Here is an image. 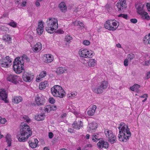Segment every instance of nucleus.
<instances>
[{
  "label": "nucleus",
  "mask_w": 150,
  "mask_h": 150,
  "mask_svg": "<svg viewBox=\"0 0 150 150\" xmlns=\"http://www.w3.org/2000/svg\"><path fill=\"white\" fill-rule=\"evenodd\" d=\"M119 129L118 138L120 141L126 142L131 136V133L128 127L124 123H121L118 127Z\"/></svg>",
  "instance_id": "1"
},
{
  "label": "nucleus",
  "mask_w": 150,
  "mask_h": 150,
  "mask_svg": "<svg viewBox=\"0 0 150 150\" xmlns=\"http://www.w3.org/2000/svg\"><path fill=\"white\" fill-rule=\"evenodd\" d=\"M32 134L30 129V127L27 124H24L21 128L19 134L17 135V138L20 142H25Z\"/></svg>",
  "instance_id": "2"
},
{
  "label": "nucleus",
  "mask_w": 150,
  "mask_h": 150,
  "mask_svg": "<svg viewBox=\"0 0 150 150\" xmlns=\"http://www.w3.org/2000/svg\"><path fill=\"white\" fill-rule=\"evenodd\" d=\"M47 26L45 29L47 32L52 33L54 30L58 27L57 20L54 18H50L47 19L46 21Z\"/></svg>",
  "instance_id": "3"
},
{
  "label": "nucleus",
  "mask_w": 150,
  "mask_h": 150,
  "mask_svg": "<svg viewBox=\"0 0 150 150\" xmlns=\"http://www.w3.org/2000/svg\"><path fill=\"white\" fill-rule=\"evenodd\" d=\"M51 90L52 94L55 97L63 98L65 95V91L60 86H54L51 88Z\"/></svg>",
  "instance_id": "4"
},
{
  "label": "nucleus",
  "mask_w": 150,
  "mask_h": 150,
  "mask_svg": "<svg viewBox=\"0 0 150 150\" xmlns=\"http://www.w3.org/2000/svg\"><path fill=\"white\" fill-rule=\"evenodd\" d=\"M119 23L116 21L111 20L106 21L105 28L110 30L114 31L117 28Z\"/></svg>",
  "instance_id": "5"
},
{
  "label": "nucleus",
  "mask_w": 150,
  "mask_h": 150,
  "mask_svg": "<svg viewBox=\"0 0 150 150\" xmlns=\"http://www.w3.org/2000/svg\"><path fill=\"white\" fill-rule=\"evenodd\" d=\"M108 86V83L107 81H104L101 83L100 85L96 88L92 89L93 91L96 93L100 94L103 92V91L106 89Z\"/></svg>",
  "instance_id": "6"
},
{
  "label": "nucleus",
  "mask_w": 150,
  "mask_h": 150,
  "mask_svg": "<svg viewBox=\"0 0 150 150\" xmlns=\"http://www.w3.org/2000/svg\"><path fill=\"white\" fill-rule=\"evenodd\" d=\"M79 54L81 57L89 58H92L94 54L93 51H89L86 49L82 50V49H81L79 52Z\"/></svg>",
  "instance_id": "7"
},
{
  "label": "nucleus",
  "mask_w": 150,
  "mask_h": 150,
  "mask_svg": "<svg viewBox=\"0 0 150 150\" xmlns=\"http://www.w3.org/2000/svg\"><path fill=\"white\" fill-rule=\"evenodd\" d=\"M126 2V0H119L116 6L119 13L124 12V10L126 9L127 6Z\"/></svg>",
  "instance_id": "8"
},
{
  "label": "nucleus",
  "mask_w": 150,
  "mask_h": 150,
  "mask_svg": "<svg viewBox=\"0 0 150 150\" xmlns=\"http://www.w3.org/2000/svg\"><path fill=\"white\" fill-rule=\"evenodd\" d=\"M20 77L16 75L10 74L8 76L7 78L8 81L11 82L14 84H16L19 83V81Z\"/></svg>",
  "instance_id": "9"
},
{
  "label": "nucleus",
  "mask_w": 150,
  "mask_h": 150,
  "mask_svg": "<svg viewBox=\"0 0 150 150\" xmlns=\"http://www.w3.org/2000/svg\"><path fill=\"white\" fill-rule=\"evenodd\" d=\"M33 76L31 74L25 71L23 72V80L26 82H30L33 79Z\"/></svg>",
  "instance_id": "10"
},
{
  "label": "nucleus",
  "mask_w": 150,
  "mask_h": 150,
  "mask_svg": "<svg viewBox=\"0 0 150 150\" xmlns=\"http://www.w3.org/2000/svg\"><path fill=\"white\" fill-rule=\"evenodd\" d=\"M97 145L98 148L100 149L103 148L107 149L108 147V144L107 142L103 140H100L97 143Z\"/></svg>",
  "instance_id": "11"
},
{
  "label": "nucleus",
  "mask_w": 150,
  "mask_h": 150,
  "mask_svg": "<svg viewBox=\"0 0 150 150\" xmlns=\"http://www.w3.org/2000/svg\"><path fill=\"white\" fill-rule=\"evenodd\" d=\"M35 100L36 103L38 106L44 105L45 102V100L43 97L42 96H39L38 95Z\"/></svg>",
  "instance_id": "12"
},
{
  "label": "nucleus",
  "mask_w": 150,
  "mask_h": 150,
  "mask_svg": "<svg viewBox=\"0 0 150 150\" xmlns=\"http://www.w3.org/2000/svg\"><path fill=\"white\" fill-rule=\"evenodd\" d=\"M43 23L41 21H39L38 24V27L37 29V32L38 34L40 35L43 32Z\"/></svg>",
  "instance_id": "13"
},
{
  "label": "nucleus",
  "mask_w": 150,
  "mask_h": 150,
  "mask_svg": "<svg viewBox=\"0 0 150 150\" xmlns=\"http://www.w3.org/2000/svg\"><path fill=\"white\" fill-rule=\"evenodd\" d=\"M136 7L137 12L139 15H144L146 16L148 14L147 12L144 11L143 10V6L142 5H139L138 6L137 5Z\"/></svg>",
  "instance_id": "14"
},
{
  "label": "nucleus",
  "mask_w": 150,
  "mask_h": 150,
  "mask_svg": "<svg viewBox=\"0 0 150 150\" xmlns=\"http://www.w3.org/2000/svg\"><path fill=\"white\" fill-rule=\"evenodd\" d=\"M101 134V132L95 133L93 134L92 136V140L93 142H96L102 139Z\"/></svg>",
  "instance_id": "15"
},
{
  "label": "nucleus",
  "mask_w": 150,
  "mask_h": 150,
  "mask_svg": "<svg viewBox=\"0 0 150 150\" xmlns=\"http://www.w3.org/2000/svg\"><path fill=\"white\" fill-rule=\"evenodd\" d=\"M0 97L1 98V99L4 101L5 103H8V101L6 99L7 98V93L6 92V91L3 89L1 91H0Z\"/></svg>",
  "instance_id": "16"
},
{
  "label": "nucleus",
  "mask_w": 150,
  "mask_h": 150,
  "mask_svg": "<svg viewBox=\"0 0 150 150\" xmlns=\"http://www.w3.org/2000/svg\"><path fill=\"white\" fill-rule=\"evenodd\" d=\"M83 126V123L81 121H78L77 123L75 121L72 124L73 127L76 129H79L80 127H82Z\"/></svg>",
  "instance_id": "17"
},
{
  "label": "nucleus",
  "mask_w": 150,
  "mask_h": 150,
  "mask_svg": "<svg viewBox=\"0 0 150 150\" xmlns=\"http://www.w3.org/2000/svg\"><path fill=\"white\" fill-rule=\"evenodd\" d=\"M59 7L62 12H65L67 10V6L64 2H61L59 4Z\"/></svg>",
  "instance_id": "18"
},
{
  "label": "nucleus",
  "mask_w": 150,
  "mask_h": 150,
  "mask_svg": "<svg viewBox=\"0 0 150 150\" xmlns=\"http://www.w3.org/2000/svg\"><path fill=\"white\" fill-rule=\"evenodd\" d=\"M108 141L111 144L116 142V139L115 136L113 135V133L111 134L108 137Z\"/></svg>",
  "instance_id": "19"
},
{
  "label": "nucleus",
  "mask_w": 150,
  "mask_h": 150,
  "mask_svg": "<svg viewBox=\"0 0 150 150\" xmlns=\"http://www.w3.org/2000/svg\"><path fill=\"white\" fill-rule=\"evenodd\" d=\"M88 127L89 128L88 130L90 131L91 129H95L97 127V124L94 122H93L88 125Z\"/></svg>",
  "instance_id": "20"
},
{
  "label": "nucleus",
  "mask_w": 150,
  "mask_h": 150,
  "mask_svg": "<svg viewBox=\"0 0 150 150\" xmlns=\"http://www.w3.org/2000/svg\"><path fill=\"white\" fill-rule=\"evenodd\" d=\"M42 49V44L40 42L36 43L33 48V50L35 52H38Z\"/></svg>",
  "instance_id": "21"
},
{
  "label": "nucleus",
  "mask_w": 150,
  "mask_h": 150,
  "mask_svg": "<svg viewBox=\"0 0 150 150\" xmlns=\"http://www.w3.org/2000/svg\"><path fill=\"white\" fill-rule=\"evenodd\" d=\"M48 86V84L47 81H45L40 83L39 85V88L40 90H43L46 87Z\"/></svg>",
  "instance_id": "22"
},
{
  "label": "nucleus",
  "mask_w": 150,
  "mask_h": 150,
  "mask_svg": "<svg viewBox=\"0 0 150 150\" xmlns=\"http://www.w3.org/2000/svg\"><path fill=\"white\" fill-rule=\"evenodd\" d=\"M66 70L67 69L65 68L60 67L57 69L56 72L57 74H60L64 73Z\"/></svg>",
  "instance_id": "23"
},
{
  "label": "nucleus",
  "mask_w": 150,
  "mask_h": 150,
  "mask_svg": "<svg viewBox=\"0 0 150 150\" xmlns=\"http://www.w3.org/2000/svg\"><path fill=\"white\" fill-rule=\"evenodd\" d=\"M23 99L21 97H13L12 99V102L16 104H18L22 101Z\"/></svg>",
  "instance_id": "24"
},
{
  "label": "nucleus",
  "mask_w": 150,
  "mask_h": 150,
  "mask_svg": "<svg viewBox=\"0 0 150 150\" xmlns=\"http://www.w3.org/2000/svg\"><path fill=\"white\" fill-rule=\"evenodd\" d=\"M45 62L46 63H49L51 62L53 60L52 55L51 54H47L45 59Z\"/></svg>",
  "instance_id": "25"
},
{
  "label": "nucleus",
  "mask_w": 150,
  "mask_h": 150,
  "mask_svg": "<svg viewBox=\"0 0 150 150\" xmlns=\"http://www.w3.org/2000/svg\"><path fill=\"white\" fill-rule=\"evenodd\" d=\"M45 117V116L44 114H41L35 115V118L37 120L40 121L44 120Z\"/></svg>",
  "instance_id": "26"
},
{
  "label": "nucleus",
  "mask_w": 150,
  "mask_h": 150,
  "mask_svg": "<svg viewBox=\"0 0 150 150\" xmlns=\"http://www.w3.org/2000/svg\"><path fill=\"white\" fill-rule=\"evenodd\" d=\"M140 85L137 84H134L132 86L130 87V90L132 91H135L136 92L138 93L139 92L138 89L140 87Z\"/></svg>",
  "instance_id": "27"
},
{
  "label": "nucleus",
  "mask_w": 150,
  "mask_h": 150,
  "mask_svg": "<svg viewBox=\"0 0 150 150\" xmlns=\"http://www.w3.org/2000/svg\"><path fill=\"white\" fill-rule=\"evenodd\" d=\"M20 65L19 67H18V69H16V72L17 74H20L22 72L23 70H24L23 69V63H22L21 62H20Z\"/></svg>",
  "instance_id": "28"
},
{
  "label": "nucleus",
  "mask_w": 150,
  "mask_h": 150,
  "mask_svg": "<svg viewBox=\"0 0 150 150\" xmlns=\"http://www.w3.org/2000/svg\"><path fill=\"white\" fill-rule=\"evenodd\" d=\"M73 23L75 26H79L81 27V29H82L84 28V24L82 22L76 21L74 22Z\"/></svg>",
  "instance_id": "29"
},
{
  "label": "nucleus",
  "mask_w": 150,
  "mask_h": 150,
  "mask_svg": "<svg viewBox=\"0 0 150 150\" xmlns=\"http://www.w3.org/2000/svg\"><path fill=\"white\" fill-rule=\"evenodd\" d=\"M6 138V142H7L8 145V146H11V141L12 140L11 135L9 134H7Z\"/></svg>",
  "instance_id": "30"
},
{
  "label": "nucleus",
  "mask_w": 150,
  "mask_h": 150,
  "mask_svg": "<svg viewBox=\"0 0 150 150\" xmlns=\"http://www.w3.org/2000/svg\"><path fill=\"white\" fill-rule=\"evenodd\" d=\"M88 64L89 67H93L96 64V60L94 59H90L88 62Z\"/></svg>",
  "instance_id": "31"
},
{
  "label": "nucleus",
  "mask_w": 150,
  "mask_h": 150,
  "mask_svg": "<svg viewBox=\"0 0 150 150\" xmlns=\"http://www.w3.org/2000/svg\"><path fill=\"white\" fill-rule=\"evenodd\" d=\"M20 63L18 62H13V70L16 72V69H18V67H19Z\"/></svg>",
  "instance_id": "32"
},
{
  "label": "nucleus",
  "mask_w": 150,
  "mask_h": 150,
  "mask_svg": "<svg viewBox=\"0 0 150 150\" xmlns=\"http://www.w3.org/2000/svg\"><path fill=\"white\" fill-rule=\"evenodd\" d=\"M11 21L8 23V24L13 28H16L17 26V23L13 20H11Z\"/></svg>",
  "instance_id": "33"
},
{
  "label": "nucleus",
  "mask_w": 150,
  "mask_h": 150,
  "mask_svg": "<svg viewBox=\"0 0 150 150\" xmlns=\"http://www.w3.org/2000/svg\"><path fill=\"white\" fill-rule=\"evenodd\" d=\"M1 65V67H9L10 64L8 62H6V63L5 62L3 63V62H0Z\"/></svg>",
  "instance_id": "34"
},
{
  "label": "nucleus",
  "mask_w": 150,
  "mask_h": 150,
  "mask_svg": "<svg viewBox=\"0 0 150 150\" xmlns=\"http://www.w3.org/2000/svg\"><path fill=\"white\" fill-rule=\"evenodd\" d=\"M105 133L106 137H108L109 135H110L112 133V132L111 130L107 129L105 131Z\"/></svg>",
  "instance_id": "35"
},
{
  "label": "nucleus",
  "mask_w": 150,
  "mask_h": 150,
  "mask_svg": "<svg viewBox=\"0 0 150 150\" xmlns=\"http://www.w3.org/2000/svg\"><path fill=\"white\" fill-rule=\"evenodd\" d=\"M2 40L7 42V44H9L11 42V38H2Z\"/></svg>",
  "instance_id": "36"
},
{
  "label": "nucleus",
  "mask_w": 150,
  "mask_h": 150,
  "mask_svg": "<svg viewBox=\"0 0 150 150\" xmlns=\"http://www.w3.org/2000/svg\"><path fill=\"white\" fill-rule=\"evenodd\" d=\"M22 61L25 60L27 62H29L30 61V59L25 54H23V56L21 57Z\"/></svg>",
  "instance_id": "37"
},
{
  "label": "nucleus",
  "mask_w": 150,
  "mask_h": 150,
  "mask_svg": "<svg viewBox=\"0 0 150 150\" xmlns=\"http://www.w3.org/2000/svg\"><path fill=\"white\" fill-rule=\"evenodd\" d=\"M118 16L119 17H122L123 18L125 19H128V15L127 14H122L121 13Z\"/></svg>",
  "instance_id": "38"
},
{
  "label": "nucleus",
  "mask_w": 150,
  "mask_h": 150,
  "mask_svg": "<svg viewBox=\"0 0 150 150\" xmlns=\"http://www.w3.org/2000/svg\"><path fill=\"white\" fill-rule=\"evenodd\" d=\"M134 57V54L132 53H130L127 56V58L128 59L131 60L133 59Z\"/></svg>",
  "instance_id": "39"
},
{
  "label": "nucleus",
  "mask_w": 150,
  "mask_h": 150,
  "mask_svg": "<svg viewBox=\"0 0 150 150\" xmlns=\"http://www.w3.org/2000/svg\"><path fill=\"white\" fill-rule=\"evenodd\" d=\"M46 75V72L45 71H43L40 73L39 76H40L41 78H43Z\"/></svg>",
  "instance_id": "40"
},
{
  "label": "nucleus",
  "mask_w": 150,
  "mask_h": 150,
  "mask_svg": "<svg viewBox=\"0 0 150 150\" xmlns=\"http://www.w3.org/2000/svg\"><path fill=\"white\" fill-rule=\"evenodd\" d=\"M52 110L51 106L50 105H47L46 106V108H45V111L47 112H50Z\"/></svg>",
  "instance_id": "41"
},
{
  "label": "nucleus",
  "mask_w": 150,
  "mask_h": 150,
  "mask_svg": "<svg viewBox=\"0 0 150 150\" xmlns=\"http://www.w3.org/2000/svg\"><path fill=\"white\" fill-rule=\"evenodd\" d=\"M6 121V120L5 118H2L0 116V123L1 124H4Z\"/></svg>",
  "instance_id": "42"
},
{
  "label": "nucleus",
  "mask_w": 150,
  "mask_h": 150,
  "mask_svg": "<svg viewBox=\"0 0 150 150\" xmlns=\"http://www.w3.org/2000/svg\"><path fill=\"white\" fill-rule=\"evenodd\" d=\"M29 145L32 148H35L37 146V145L35 144V143H34V142L30 143Z\"/></svg>",
  "instance_id": "43"
},
{
  "label": "nucleus",
  "mask_w": 150,
  "mask_h": 150,
  "mask_svg": "<svg viewBox=\"0 0 150 150\" xmlns=\"http://www.w3.org/2000/svg\"><path fill=\"white\" fill-rule=\"evenodd\" d=\"M95 112V111L91 110L88 111L87 114L89 115L92 116L94 115Z\"/></svg>",
  "instance_id": "44"
},
{
  "label": "nucleus",
  "mask_w": 150,
  "mask_h": 150,
  "mask_svg": "<svg viewBox=\"0 0 150 150\" xmlns=\"http://www.w3.org/2000/svg\"><path fill=\"white\" fill-rule=\"evenodd\" d=\"M42 1V0H37L35 3V6L37 7H38L40 6V2Z\"/></svg>",
  "instance_id": "45"
},
{
  "label": "nucleus",
  "mask_w": 150,
  "mask_h": 150,
  "mask_svg": "<svg viewBox=\"0 0 150 150\" xmlns=\"http://www.w3.org/2000/svg\"><path fill=\"white\" fill-rule=\"evenodd\" d=\"M49 101L51 104H54L55 102L54 99L52 98H50L49 99Z\"/></svg>",
  "instance_id": "46"
},
{
  "label": "nucleus",
  "mask_w": 150,
  "mask_h": 150,
  "mask_svg": "<svg viewBox=\"0 0 150 150\" xmlns=\"http://www.w3.org/2000/svg\"><path fill=\"white\" fill-rule=\"evenodd\" d=\"M23 118L27 122H29L30 121V119H29L28 116L25 115L23 117Z\"/></svg>",
  "instance_id": "47"
},
{
  "label": "nucleus",
  "mask_w": 150,
  "mask_h": 150,
  "mask_svg": "<svg viewBox=\"0 0 150 150\" xmlns=\"http://www.w3.org/2000/svg\"><path fill=\"white\" fill-rule=\"evenodd\" d=\"M55 33L58 34H61L63 33H64V31L62 29H59L57 30Z\"/></svg>",
  "instance_id": "48"
},
{
  "label": "nucleus",
  "mask_w": 150,
  "mask_h": 150,
  "mask_svg": "<svg viewBox=\"0 0 150 150\" xmlns=\"http://www.w3.org/2000/svg\"><path fill=\"white\" fill-rule=\"evenodd\" d=\"M150 64V57H149V60L145 61L144 64H143L144 66H148Z\"/></svg>",
  "instance_id": "49"
},
{
  "label": "nucleus",
  "mask_w": 150,
  "mask_h": 150,
  "mask_svg": "<svg viewBox=\"0 0 150 150\" xmlns=\"http://www.w3.org/2000/svg\"><path fill=\"white\" fill-rule=\"evenodd\" d=\"M83 43L86 45H88L90 44V42L87 40H84L83 41Z\"/></svg>",
  "instance_id": "50"
},
{
  "label": "nucleus",
  "mask_w": 150,
  "mask_h": 150,
  "mask_svg": "<svg viewBox=\"0 0 150 150\" xmlns=\"http://www.w3.org/2000/svg\"><path fill=\"white\" fill-rule=\"evenodd\" d=\"M130 21L132 23H135L137 22V20L136 18H132L130 19Z\"/></svg>",
  "instance_id": "51"
},
{
  "label": "nucleus",
  "mask_w": 150,
  "mask_h": 150,
  "mask_svg": "<svg viewBox=\"0 0 150 150\" xmlns=\"http://www.w3.org/2000/svg\"><path fill=\"white\" fill-rule=\"evenodd\" d=\"M5 59H6L8 63L10 64L11 62V61L10 59V58L8 56H6L5 57Z\"/></svg>",
  "instance_id": "52"
},
{
  "label": "nucleus",
  "mask_w": 150,
  "mask_h": 150,
  "mask_svg": "<svg viewBox=\"0 0 150 150\" xmlns=\"http://www.w3.org/2000/svg\"><path fill=\"white\" fill-rule=\"evenodd\" d=\"M124 65L125 66H127L128 65V60L126 59L125 60L124 62Z\"/></svg>",
  "instance_id": "53"
},
{
  "label": "nucleus",
  "mask_w": 150,
  "mask_h": 150,
  "mask_svg": "<svg viewBox=\"0 0 150 150\" xmlns=\"http://www.w3.org/2000/svg\"><path fill=\"white\" fill-rule=\"evenodd\" d=\"M20 58L19 57H17L15 59V61L14 62H18L19 63H20V62H21V60H20Z\"/></svg>",
  "instance_id": "54"
},
{
  "label": "nucleus",
  "mask_w": 150,
  "mask_h": 150,
  "mask_svg": "<svg viewBox=\"0 0 150 150\" xmlns=\"http://www.w3.org/2000/svg\"><path fill=\"white\" fill-rule=\"evenodd\" d=\"M0 62H3V63L5 62L6 63V62H8L6 60V59L5 58H3L2 59H1L0 60Z\"/></svg>",
  "instance_id": "55"
},
{
  "label": "nucleus",
  "mask_w": 150,
  "mask_h": 150,
  "mask_svg": "<svg viewBox=\"0 0 150 150\" xmlns=\"http://www.w3.org/2000/svg\"><path fill=\"white\" fill-rule=\"evenodd\" d=\"M148 39L147 38H144L143 41L145 44H148Z\"/></svg>",
  "instance_id": "56"
},
{
  "label": "nucleus",
  "mask_w": 150,
  "mask_h": 150,
  "mask_svg": "<svg viewBox=\"0 0 150 150\" xmlns=\"http://www.w3.org/2000/svg\"><path fill=\"white\" fill-rule=\"evenodd\" d=\"M53 136V133L52 132H50L49 133V137L50 139L52 138Z\"/></svg>",
  "instance_id": "57"
},
{
  "label": "nucleus",
  "mask_w": 150,
  "mask_h": 150,
  "mask_svg": "<svg viewBox=\"0 0 150 150\" xmlns=\"http://www.w3.org/2000/svg\"><path fill=\"white\" fill-rule=\"evenodd\" d=\"M69 96L68 97H74L76 95V93H71L70 94V95L69 94Z\"/></svg>",
  "instance_id": "58"
},
{
  "label": "nucleus",
  "mask_w": 150,
  "mask_h": 150,
  "mask_svg": "<svg viewBox=\"0 0 150 150\" xmlns=\"http://www.w3.org/2000/svg\"><path fill=\"white\" fill-rule=\"evenodd\" d=\"M71 40V39H68V38H64V41L68 43H69L70 42V40Z\"/></svg>",
  "instance_id": "59"
},
{
  "label": "nucleus",
  "mask_w": 150,
  "mask_h": 150,
  "mask_svg": "<svg viewBox=\"0 0 150 150\" xmlns=\"http://www.w3.org/2000/svg\"><path fill=\"white\" fill-rule=\"evenodd\" d=\"M52 106L51 107V108L52 110H56L57 109V107L55 106H54V105H52Z\"/></svg>",
  "instance_id": "60"
},
{
  "label": "nucleus",
  "mask_w": 150,
  "mask_h": 150,
  "mask_svg": "<svg viewBox=\"0 0 150 150\" xmlns=\"http://www.w3.org/2000/svg\"><path fill=\"white\" fill-rule=\"evenodd\" d=\"M96 105H93L92 106L91 110H92L95 111V112L96 109Z\"/></svg>",
  "instance_id": "61"
},
{
  "label": "nucleus",
  "mask_w": 150,
  "mask_h": 150,
  "mask_svg": "<svg viewBox=\"0 0 150 150\" xmlns=\"http://www.w3.org/2000/svg\"><path fill=\"white\" fill-rule=\"evenodd\" d=\"M26 4V1H23L22 2L21 4V6H25Z\"/></svg>",
  "instance_id": "62"
},
{
  "label": "nucleus",
  "mask_w": 150,
  "mask_h": 150,
  "mask_svg": "<svg viewBox=\"0 0 150 150\" xmlns=\"http://www.w3.org/2000/svg\"><path fill=\"white\" fill-rule=\"evenodd\" d=\"M146 77L147 79H148L150 77V71L147 73L146 74Z\"/></svg>",
  "instance_id": "63"
},
{
  "label": "nucleus",
  "mask_w": 150,
  "mask_h": 150,
  "mask_svg": "<svg viewBox=\"0 0 150 150\" xmlns=\"http://www.w3.org/2000/svg\"><path fill=\"white\" fill-rule=\"evenodd\" d=\"M147 94H144L143 95L141 96L140 97L142 98H146L147 97Z\"/></svg>",
  "instance_id": "64"
}]
</instances>
